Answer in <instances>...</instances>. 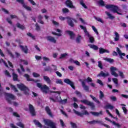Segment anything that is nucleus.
<instances>
[{
	"mask_svg": "<svg viewBox=\"0 0 128 128\" xmlns=\"http://www.w3.org/2000/svg\"><path fill=\"white\" fill-rule=\"evenodd\" d=\"M36 86L40 89V90L44 94H48V90H50V88L46 84H43L42 83H37Z\"/></svg>",
	"mask_w": 128,
	"mask_h": 128,
	"instance_id": "1",
	"label": "nucleus"
},
{
	"mask_svg": "<svg viewBox=\"0 0 128 128\" xmlns=\"http://www.w3.org/2000/svg\"><path fill=\"white\" fill-rule=\"evenodd\" d=\"M5 98L8 104H12V100H16V96L10 93H6L5 94Z\"/></svg>",
	"mask_w": 128,
	"mask_h": 128,
	"instance_id": "2",
	"label": "nucleus"
},
{
	"mask_svg": "<svg viewBox=\"0 0 128 128\" xmlns=\"http://www.w3.org/2000/svg\"><path fill=\"white\" fill-rule=\"evenodd\" d=\"M105 8L107 10H110L111 12H112L114 14L120 10L118 6L112 4H106L105 5Z\"/></svg>",
	"mask_w": 128,
	"mask_h": 128,
	"instance_id": "3",
	"label": "nucleus"
},
{
	"mask_svg": "<svg viewBox=\"0 0 128 128\" xmlns=\"http://www.w3.org/2000/svg\"><path fill=\"white\" fill-rule=\"evenodd\" d=\"M44 122L46 126H50V128H56V123L52 121V120L44 119Z\"/></svg>",
	"mask_w": 128,
	"mask_h": 128,
	"instance_id": "4",
	"label": "nucleus"
},
{
	"mask_svg": "<svg viewBox=\"0 0 128 128\" xmlns=\"http://www.w3.org/2000/svg\"><path fill=\"white\" fill-rule=\"evenodd\" d=\"M80 102L82 104H86L87 106H90L91 110L94 109L95 106L94 104V102H90L86 100H81Z\"/></svg>",
	"mask_w": 128,
	"mask_h": 128,
	"instance_id": "5",
	"label": "nucleus"
},
{
	"mask_svg": "<svg viewBox=\"0 0 128 128\" xmlns=\"http://www.w3.org/2000/svg\"><path fill=\"white\" fill-rule=\"evenodd\" d=\"M66 20H68L67 22L68 26H71L72 28H74V22H77L76 20L74 19H72L70 17H66ZM72 20H74V22H72Z\"/></svg>",
	"mask_w": 128,
	"mask_h": 128,
	"instance_id": "6",
	"label": "nucleus"
},
{
	"mask_svg": "<svg viewBox=\"0 0 128 128\" xmlns=\"http://www.w3.org/2000/svg\"><path fill=\"white\" fill-rule=\"evenodd\" d=\"M110 70L111 72L112 76H114L115 78H118V74L116 72V70H118L114 66H111L110 68Z\"/></svg>",
	"mask_w": 128,
	"mask_h": 128,
	"instance_id": "7",
	"label": "nucleus"
},
{
	"mask_svg": "<svg viewBox=\"0 0 128 128\" xmlns=\"http://www.w3.org/2000/svg\"><path fill=\"white\" fill-rule=\"evenodd\" d=\"M73 112H74V114H77V116H79L82 117L84 116V115L85 114V116H88L90 114V113L86 111V110H85L84 111V113H80V112H79L76 110H73Z\"/></svg>",
	"mask_w": 128,
	"mask_h": 128,
	"instance_id": "8",
	"label": "nucleus"
},
{
	"mask_svg": "<svg viewBox=\"0 0 128 128\" xmlns=\"http://www.w3.org/2000/svg\"><path fill=\"white\" fill-rule=\"evenodd\" d=\"M64 82H65V84H70V86H72V88H74V90H76V88L74 87V82H72L70 79H64Z\"/></svg>",
	"mask_w": 128,
	"mask_h": 128,
	"instance_id": "9",
	"label": "nucleus"
},
{
	"mask_svg": "<svg viewBox=\"0 0 128 128\" xmlns=\"http://www.w3.org/2000/svg\"><path fill=\"white\" fill-rule=\"evenodd\" d=\"M79 81L80 82L84 90L86 92H90V88H88V86L86 84V82H84V81L82 80V79H79Z\"/></svg>",
	"mask_w": 128,
	"mask_h": 128,
	"instance_id": "10",
	"label": "nucleus"
},
{
	"mask_svg": "<svg viewBox=\"0 0 128 128\" xmlns=\"http://www.w3.org/2000/svg\"><path fill=\"white\" fill-rule=\"evenodd\" d=\"M29 111L31 114L32 116H36V111L34 110V108L31 104H29Z\"/></svg>",
	"mask_w": 128,
	"mask_h": 128,
	"instance_id": "11",
	"label": "nucleus"
},
{
	"mask_svg": "<svg viewBox=\"0 0 128 128\" xmlns=\"http://www.w3.org/2000/svg\"><path fill=\"white\" fill-rule=\"evenodd\" d=\"M66 4L70 8H76V7L72 4V2L70 0H66Z\"/></svg>",
	"mask_w": 128,
	"mask_h": 128,
	"instance_id": "12",
	"label": "nucleus"
},
{
	"mask_svg": "<svg viewBox=\"0 0 128 128\" xmlns=\"http://www.w3.org/2000/svg\"><path fill=\"white\" fill-rule=\"evenodd\" d=\"M102 120H93L91 122H87L89 124H102Z\"/></svg>",
	"mask_w": 128,
	"mask_h": 128,
	"instance_id": "13",
	"label": "nucleus"
},
{
	"mask_svg": "<svg viewBox=\"0 0 128 128\" xmlns=\"http://www.w3.org/2000/svg\"><path fill=\"white\" fill-rule=\"evenodd\" d=\"M66 33L70 36V38H71V40H74L76 35L74 34V32L70 30H67L66 31Z\"/></svg>",
	"mask_w": 128,
	"mask_h": 128,
	"instance_id": "14",
	"label": "nucleus"
},
{
	"mask_svg": "<svg viewBox=\"0 0 128 128\" xmlns=\"http://www.w3.org/2000/svg\"><path fill=\"white\" fill-rule=\"evenodd\" d=\"M110 76V73L106 72V73L104 72L101 71L100 72L97 76H103V78H106V76Z\"/></svg>",
	"mask_w": 128,
	"mask_h": 128,
	"instance_id": "15",
	"label": "nucleus"
},
{
	"mask_svg": "<svg viewBox=\"0 0 128 128\" xmlns=\"http://www.w3.org/2000/svg\"><path fill=\"white\" fill-rule=\"evenodd\" d=\"M46 39L51 42H54V44L56 43V38L52 36H48L46 37Z\"/></svg>",
	"mask_w": 128,
	"mask_h": 128,
	"instance_id": "16",
	"label": "nucleus"
},
{
	"mask_svg": "<svg viewBox=\"0 0 128 128\" xmlns=\"http://www.w3.org/2000/svg\"><path fill=\"white\" fill-rule=\"evenodd\" d=\"M46 111V112L50 116H51V118H53L54 116H52V111L50 110V107L48 106H46L45 108Z\"/></svg>",
	"mask_w": 128,
	"mask_h": 128,
	"instance_id": "17",
	"label": "nucleus"
},
{
	"mask_svg": "<svg viewBox=\"0 0 128 128\" xmlns=\"http://www.w3.org/2000/svg\"><path fill=\"white\" fill-rule=\"evenodd\" d=\"M116 51H117L118 54H119L120 58H122V56H126V54L122 53L120 50V48L117 47L116 48Z\"/></svg>",
	"mask_w": 128,
	"mask_h": 128,
	"instance_id": "18",
	"label": "nucleus"
},
{
	"mask_svg": "<svg viewBox=\"0 0 128 128\" xmlns=\"http://www.w3.org/2000/svg\"><path fill=\"white\" fill-rule=\"evenodd\" d=\"M43 78H44V80H45V82H47V84H52V80H50V78L48 76H44Z\"/></svg>",
	"mask_w": 128,
	"mask_h": 128,
	"instance_id": "19",
	"label": "nucleus"
},
{
	"mask_svg": "<svg viewBox=\"0 0 128 128\" xmlns=\"http://www.w3.org/2000/svg\"><path fill=\"white\" fill-rule=\"evenodd\" d=\"M17 86L20 88V90H24L26 88H28L23 84H18Z\"/></svg>",
	"mask_w": 128,
	"mask_h": 128,
	"instance_id": "20",
	"label": "nucleus"
},
{
	"mask_svg": "<svg viewBox=\"0 0 128 128\" xmlns=\"http://www.w3.org/2000/svg\"><path fill=\"white\" fill-rule=\"evenodd\" d=\"M104 52H106L107 54H110V51L108 50L104 49V48H99V53L100 54H104Z\"/></svg>",
	"mask_w": 128,
	"mask_h": 128,
	"instance_id": "21",
	"label": "nucleus"
},
{
	"mask_svg": "<svg viewBox=\"0 0 128 128\" xmlns=\"http://www.w3.org/2000/svg\"><path fill=\"white\" fill-rule=\"evenodd\" d=\"M90 114H92V116H99L100 114H102V112L100 111V112H90Z\"/></svg>",
	"mask_w": 128,
	"mask_h": 128,
	"instance_id": "22",
	"label": "nucleus"
},
{
	"mask_svg": "<svg viewBox=\"0 0 128 128\" xmlns=\"http://www.w3.org/2000/svg\"><path fill=\"white\" fill-rule=\"evenodd\" d=\"M20 47L25 54H26L28 52V46H23L21 45L20 46Z\"/></svg>",
	"mask_w": 128,
	"mask_h": 128,
	"instance_id": "23",
	"label": "nucleus"
},
{
	"mask_svg": "<svg viewBox=\"0 0 128 128\" xmlns=\"http://www.w3.org/2000/svg\"><path fill=\"white\" fill-rule=\"evenodd\" d=\"M34 124H36V126L38 128H42V124H40V122H38V120H34Z\"/></svg>",
	"mask_w": 128,
	"mask_h": 128,
	"instance_id": "24",
	"label": "nucleus"
},
{
	"mask_svg": "<svg viewBox=\"0 0 128 128\" xmlns=\"http://www.w3.org/2000/svg\"><path fill=\"white\" fill-rule=\"evenodd\" d=\"M114 34H115V38H114V41L115 42H118L120 40V34H118V32H114Z\"/></svg>",
	"mask_w": 128,
	"mask_h": 128,
	"instance_id": "25",
	"label": "nucleus"
},
{
	"mask_svg": "<svg viewBox=\"0 0 128 128\" xmlns=\"http://www.w3.org/2000/svg\"><path fill=\"white\" fill-rule=\"evenodd\" d=\"M104 60H106V62H108L110 64H112V62H114V59L110 58H104Z\"/></svg>",
	"mask_w": 128,
	"mask_h": 128,
	"instance_id": "26",
	"label": "nucleus"
},
{
	"mask_svg": "<svg viewBox=\"0 0 128 128\" xmlns=\"http://www.w3.org/2000/svg\"><path fill=\"white\" fill-rule=\"evenodd\" d=\"M16 26L17 28H20V30H24L26 28L24 26L21 24L19 22H18Z\"/></svg>",
	"mask_w": 128,
	"mask_h": 128,
	"instance_id": "27",
	"label": "nucleus"
},
{
	"mask_svg": "<svg viewBox=\"0 0 128 128\" xmlns=\"http://www.w3.org/2000/svg\"><path fill=\"white\" fill-rule=\"evenodd\" d=\"M88 46L90 48H92L93 50H98V46L94 45V44H88Z\"/></svg>",
	"mask_w": 128,
	"mask_h": 128,
	"instance_id": "28",
	"label": "nucleus"
},
{
	"mask_svg": "<svg viewBox=\"0 0 128 128\" xmlns=\"http://www.w3.org/2000/svg\"><path fill=\"white\" fill-rule=\"evenodd\" d=\"M12 76L14 80L18 82V74H16V73H12Z\"/></svg>",
	"mask_w": 128,
	"mask_h": 128,
	"instance_id": "29",
	"label": "nucleus"
},
{
	"mask_svg": "<svg viewBox=\"0 0 128 128\" xmlns=\"http://www.w3.org/2000/svg\"><path fill=\"white\" fill-rule=\"evenodd\" d=\"M105 14H107V16H108L109 18H110L111 20H114V18H115L114 16H112V14L107 11L105 12Z\"/></svg>",
	"mask_w": 128,
	"mask_h": 128,
	"instance_id": "30",
	"label": "nucleus"
},
{
	"mask_svg": "<svg viewBox=\"0 0 128 128\" xmlns=\"http://www.w3.org/2000/svg\"><path fill=\"white\" fill-rule=\"evenodd\" d=\"M104 98V92L102 91H100V95H99V98L100 100H102Z\"/></svg>",
	"mask_w": 128,
	"mask_h": 128,
	"instance_id": "31",
	"label": "nucleus"
},
{
	"mask_svg": "<svg viewBox=\"0 0 128 128\" xmlns=\"http://www.w3.org/2000/svg\"><path fill=\"white\" fill-rule=\"evenodd\" d=\"M16 124L18 126H20V128H24V124L22 122H18L16 123Z\"/></svg>",
	"mask_w": 128,
	"mask_h": 128,
	"instance_id": "32",
	"label": "nucleus"
},
{
	"mask_svg": "<svg viewBox=\"0 0 128 128\" xmlns=\"http://www.w3.org/2000/svg\"><path fill=\"white\" fill-rule=\"evenodd\" d=\"M82 36L80 35H78V36L76 38V42L78 44H80V40H82Z\"/></svg>",
	"mask_w": 128,
	"mask_h": 128,
	"instance_id": "33",
	"label": "nucleus"
},
{
	"mask_svg": "<svg viewBox=\"0 0 128 128\" xmlns=\"http://www.w3.org/2000/svg\"><path fill=\"white\" fill-rule=\"evenodd\" d=\"M22 6L24 8H26L27 10H29V12L32 11V8L26 5V4H24Z\"/></svg>",
	"mask_w": 128,
	"mask_h": 128,
	"instance_id": "34",
	"label": "nucleus"
},
{
	"mask_svg": "<svg viewBox=\"0 0 128 128\" xmlns=\"http://www.w3.org/2000/svg\"><path fill=\"white\" fill-rule=\"evenodd\" d=\"M112 82L116 84V86H118V80L116 78H112Z\"/></svg>",
	"mask_w": 128,
	"mask_h": 128,
	"instance_id": "35",
	"label": "nucleus"
},
{
	"mask_svg": "<svg viewBox=\"0 0 128 128\" xmlns=\"http://www.w3.org/2000/svg\"><path fill=\"white\" fill-rule=\"evenodd\" d=\"M112 124L116 126L118 128H122V125L114 121H112Z\"/></svg>",
	"mask_w": 128,
	"mask_h": 128,
	"instance_id": "36",
	"label": "nucleus"
},
{
	"mask_svg": "<svg viewBox=\"0 0 128 128\" xmlns=\"http://www.w3.org/2000/svg\"><path fill=\"white\" fill-rule=\"evenodd\" d=\"M23 91L24 92V94H26V96H28V94H30V90H28V88H26Z\"/></svg>",
	"mask_w": 128,
	"mask_h": 128,
	"instance_id": "37",
	"label": "nucleus"
},
{
	"mask_svg": "<svg viewBox=\"0 0 128 128\" xmlns=\"http://www.w3.org/2000/svg\"><path fill=\"white\" fill-rule=\"evenodd\" d=\"M98 3L99 4H100V6H106V5L104 4V0H99Z\"/></svg>",
	"mask_w": 128,
	"mask_h": 128,
	"instance_id": "38",
	"label": "nucleus"
},
{
	"mask_svg": "<svg viewBox=\"0 0 128 128\" xmlns=\"http://www.w3.org/2000/svg\"><path fill=\"white\" fill-rule=\"evenodd\" d=\"M24 76L25 78H26V80H28V82H32V79H30V75H28V74H24Z\"/></svg>",
	"mask_w": 128,
	"mask_h": 128,
	"instance_id": "39",
	"label": "nucleus"
},
{
	"mask_svg": "<svg viewBox=\"0 0 128 128\" xmlns=\"http://www.w3.org/2000/svg\"><path fill=\"white\" fill-rule=\"evenodd\" d=\"M45 72H52V69L50 66H48L47 68H44Z\"/></svg>",
	"mask_w": 128,
	"mask_h": 128,
	"instance_id": "40",
	"label": "nucleus"
},
{
	"mask_svg": "<svg viewBox=\"0 0 128 128\" xmlns=\"http://www.w3.org/2000/svg\"><path fill=\"white\" fill-rule=\"evenodd\" d=\"M56 84H64V83L62 82V80L60 79H57L56 80Z\"/></svg>",
	"mask_w": 128,
	"mask_h": 128,
	"instance_id": "41",
	"label": "nucleus"
},
{
	"mask_svg": "<svg viewBox=\"0 0 128 128\" xmlns=\"http://www.w3.org/2000/svg\"><path fill=\"white\" fill-rule=\"evenodd\" d=\"M68 56V54L66 53L61 54L60 58V60H62V58H66V56Z\"/></svg>",
	"mask_w": 128,
	"mask_h": 128,
	"instance_id": "42",
	"label": "nucleus"
},
{
	"mask_svg": "<svg viewBox=\"0 0 128 128\" xmlns=\"http://www.w3.org/2000/svg\"><path fill=\"white\" fill-rule=\"evenodd\" d=\"M62 12L63 14H66L70 12V10L68 8H63L62 9Z\"/></svg>",
	"mask_w": 128,
	"mask_h": 128,
	"instance_id": "43",
	"label": "nucleus"
},
{
	"mask_svg": "<svg viewBox=\"0 0 128 128\" xmlns=\"http://www.w3.org/2000/svg\"><path fill=\"white\" fill-rule=\"evenodd\" d=\"M95 20H98V22H102V24H104V20H102V19L100 18H97L96 16H94Z\"/></svg>",
	"mask_w": 128,
	"mask_h": 128,
	"instance_id": "44",
	"label": "nucleus"
},
{
	"mask_svg": "<svg viewBox=\"0 0 128 128\" xmlns=\"http://www.w3.org/2000/svg\"><path fill=\"white\" fill-rule=\"evenodd\" d=\"M88 38L90 40V42H91L92 44V42H94V37L91 36V35H90V36Z\"/></svg>",
	"mask_w": 128,
	"mask_h": 128,
	"instance_id": "45",
	"label": "nucleus"
},
{
	"mask_svg": "<svg viewBox=\"0 0 128 128\" xmlns=\"http://www.w3.org/2000/svg\"><path fill=\"white\" fill-rule=\"evenodd\" d=\"M4 74L5 76H8V78H12V76L10 75V72H8V70H5Z\"/></svg>",
	"mask_w": 128,
	"mask_h": 128,
	"instance_id": "46",
	"label": "nucleus"
},
{
	"mask_svg": "<svg viewBox=\"0 0 128 128\" xmlns=\"http://www.w3.org/2000/svg\"><path fill=\"white\" fill-rule=\"evenodd\" d=\"M80 3L81 4V6H82L84 8H88V7L86 5V4H84V1H82V0H80Z\"/></svg>",
	"mask_w": 128,
	"mask_h": 128,
	"instance_id": "47",
	"label": "nucleus"
},
{
	"mask_svg": "<svg viewBox=\"0 0 128 128\" xmlns=\"http://www.w3.org/2000/svg\"><path fill=\"white\" fill-rule=\"evenodd\" d=\"M118 72L119 74V76L122 78H124V72L122 71H118Z\"/></svg>",
	"mask_w": 128,
	"mask_h": 128,
	"instance_id": "48",
	"label": "nucleus"
},
{
	"mask_svg": "<svg viewBox=\"0 0 128 128\" xmlns=\"http://www.w3.org/2000/svg\"><path fill=\"white\" fill-rule=\"evenodd\" d=\"M114 108V107L110 104H108L106 106V108H110V110H112Z\"/></svg>",
	"mask_w": 128,
	"mask_h": 128,
	"instance_id": "49",
	"label": "nucleus"
},
{
	"mask_svg": "<svg viewBox=\"0 0 128 128\" xmlns=\"http://www.w3.org/2000/svg\"><path fill=\"white\" fill-rule=\"evenodd\" d=\"M10 86L12 90H14V92H18V89H16V86H14L12 84H10Z\"/></svg>",
	"mask_w": 128,
	"mask_h": 128,
	"instance_id": "50",
	"label": "nucleus"
},
{
	"mask_svg": "<svg viewBox=\"0 0 128 128\" xmlns=\"http://www.w3.org/2000/svg\"><path fill=\"white\" fill-rule=\"evenodd\" d=\"M50 100H52L54 102H58V97H56L55 98H50Z\"/></svg>",
	"mask_w": 128,
	"mask_h": 128,
	"instance_id": "51",
	"label": "nucleus"
},
{
	"mask_svg": "<svg viewBox=\"0 0 128 128\" xmlns=\"http://www.w3.org/2000/svg\"><path fill=\"white\" fill-rule=\"evenodd\" d=\"M110 100L112 102H116V97L114 96H110Z\"/></svg>",
	"mask_w": 128,
	"mask_h": 128,
	"instance_id": "52",
	"label": "nucleus"
},
{
	"mask_svg": "<svg viewBox=\"0 0 128 128\" xmlns=\"http://www.w3.org/2000/svg\"><path fill=\"white\" fill-rule=\"evenodd\" d=\"M98 66L100 68L101 70H102V61H98Z\"/></svg>",
	"mask_w": 128,
	"mask_h": 128,
	"instance_id": "53",
	"label": "nucleus"
},
{
	"mask_svg": "<svg viewBox=\"0 0 128 128\" xmlns=\"http://www.w3.org/2000/svg\"><path fill=\"white\" fill-rule=\"evenodd\" d=\"M27 35L28 36L32 38V40H34V38H35L34 36V35H32V33L28 32L27 34Z\"/></svg>",
	"mask_w": 128,
	"mask_h": 128,
	"instance_id": "54",
	"label": "nucleus"
},
{
	"mask_svg": "<svg viewBox=\"0 0 128 128\" xmlns=\"http://www.w3.org/2000/svg\"><path fill=\"white\" fill-rule=\"evenodd\" d=\"M92 28L94 32H96V34L98 35V30L96 29V28L94 26H92Z\"/></svg>",
	"mask_w": 128,
	"mask_h": 128,
	"instance_id": "55",
	"label": "nucleus"
},
{
	"mask_svg": "<svg viewBox=\"0 0 128 128\" xmlns=\"http://www.w3.org/2000/svg\"><path fill=\"white\" fill-rule=\"evenodd\" d=\"M35 26H36V30H38V32L40 30V26H38V24H36Z\"/></svg>",
	"mask_w": 128,
	"mask_h": 128,
	"instance_id": "56",
	"label": "nucleus"
},
{
	"mask_svg": "<svg viewBox=\"0 0 128 128\" xmlns=\"http://www.w3.org/2000/svg\"><path fill=\"white\" fill-rule=\"evenodd\" d=\"M7 52L8 54H10V56H11V58H14V54H12V52L10 51V50H7Z\"/></svg>",
	"mask_w": 128,
	"mask_h": 128,
	"instance_id": "57",
	"label": "nucleus"
},
{
	"mask_svg": "<svg viewBox=\"0 0 128 128\" xmlns=\"http://www.w3.org/2000/svg\"><path fill=\"white\" fill-rule=\"evenodd\" d=\"M32 76H34V78H39L40 76V74L36 73V72H33Z\"/></svg>",
	"mask_w": 128,
	"mask_h": 128,
	"instance_id": "58",
	"label": "nucleus"
},
{
	"mask_svg": "<svg viewBox=\"0 0 128 128\" xmlns=\"http://www.w3.org/2000/svg\"><path fill=\"white\" fill-rule=\"evenodd\" d=\"M18 2H19V4H21L24 6V0H16Z\"/></svg>",
	"mask_w": 128,
	"mask_h": 128,
	"instance_id": "59",
	"label": "nucleus"
},
{
	"mask_svg": "<svg viewBox=\"0 0 128 128\" xmlns=\"http://www.w3.org/2000/svg\"><path fill=\"white\" fill-rule=\"evenodd\" d=\"M122 7L123 10H128V6H126V4H122Z\"/></svg>",
	"mask_w": 128,
	"mask_h": 128,
	"instance_id": "60",
	"label": "nucleus"
},
{
	"mask_svg": "<svg viewBox=\"0 0 128 128\" xmlns=\"http://www.w3.org/2000/svg\"><path fill=\"white\" fill-rule=\"evenodd\" d=\"M101 125L102 126H105V128H110V126L106 124H104V122L102 121V123H101Z\"/></svg>",
	"mask_w": 128,
	"mask_h": 128,
	"instance_id": "61",
	"label": "nucleus"
},
{
	"mask_svg": "<svg viewBox=\"0 0 128 128\" xmlns=\"http://www.w3.org/2000/svg\"><path fill=\"white\" fill-rule=\"evenodd\" d=\"M70 124L72 128H76V123L70 122Z\"/></svg>",
	"mask_w": 128,
	"mask_h": 128,
	"instance_id": "62",
	"label": "nucleus"
},
{
	"mask_svg": "<svg viewBox=\"0 0 128 128\" xmlns=\"http://www.w3.org/2000/svg\"><path fill=\"white\" fill-rule=\"evenodd\" d=\"M60 102H61V104H66V102H68V99H65V100H61L60 101Z\"/></svg>",
	"mask_w": 128,
	"mask_h": 128,
	"instance_id": "63",
	"label": "nucleus"
},
{
	"mask_svg": "<svg viewBox=\"0 0 128 128\" xmlns=\"http://www.w3.org/2000/svg\"><path fill=\"white\" fill-rule=\"evenodd\" d=\"M86 82H92V78H90V77H88L87 79H86Z\"/></svg>",
	"mask_w": 128,
	"mask_h": 128,
	"instance_id": "64",
	"label": "nucleus"
}]
</instances>
